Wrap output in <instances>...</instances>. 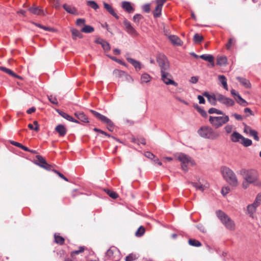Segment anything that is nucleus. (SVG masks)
<instances>
[{"mask_svg":"<svg viewBox=\"0 0 261 261\" xmlns=\"http://www.w3.org/2000/svg\"><path fill=\"white\" fill-rule=\"evenodd\" d=\"M107 193L110 196V197L113 199H115L117 197V194L113 191H111L108 190L107 191Z\"/></svg>","mask_w":261,"mask_h":261,"instance_id":"obj_55","label":"nucleus"},{"mask_svg":"<svg viewBox=\"0 0 261 261\" xmlns=\"http://www.w3.org/2000/svg\"><path fill=\"white\" fill-rule=\"evenodd\" d=\"M198 134L202 138L213 140L217 139L220 136L218 131L208 126H201L198 130Z\"/></svg>","mask_w":261,"mask_h":261,"instance_id":"obj_2","label":"nucleus"},{"mask_svg":"<svg viewBox=\"0 0 261 261\" xmlns=\"http://www.w3.org/2000/svg\"><path fill=\"white\" fill-rule=\"evenodd\" d=\"M50 3H51L56 9H59L60 8V3L59 0H49Z\"/></svg>","mask_w":261,"mask_h":261,"instance_id":"obj_46","label":"nucleus"},{"mask_svg":"<svg viewBox=\"0 0 261 261\" xmlns=\"http://www.w3.org/2000/svg\"><path fill=\"white\" fill-rule=\"evenodd\" d=\"M57 112L60 116H61L63 118L66 119V120H68L69 121L75 122L76 123H79V121L74 119L72 116L65 113V112L58 110H57Z\"/></svg>","mask_w":261,"mask_h":261,"instance_id":"obj_15","label":"nucleus"},{"mask_svg":"<svg viewBox=\"0 0 261 261\" xmlns=\"http://www.w3.org/2000/svg\"><path fill=\"white\" fill-rule=\"evenodd\" d=\"M111 59L112 60H113V61H115L116 62L123 65V66H126V64L124 62H123L122 60H121L120 59H118L115 57H111Z\"/></svg>","mask_w":261,"mask_h":261,"instance_id":"obj_58","label":"nucleus"},{"mask_svg":"<svg viewBox=\"0 0 261 261\" xmlns=\"http://www.w3.org/2000/svg\"><path fill=\"white\" fill-rule=\"evenodd\" d=\"M142 16L140 14H136L133 17V20L135 22H138L141 19Z\"/></svg>","mask_w":261,"mask_h":261,"instance_id":"obj_57","label":"nucleus"},{"mask_svg":"<svg viewBox=\"0 0 261 261\" xmlns=\"http://www.w3.org/2000/svg\"><path fill=\"white\" fill-rule=\"evenodd\" d=\"M113 74L114 75L117 77H120L122 76L126 75L128 76L129 78L132 79V77L130 76L127 75L124 71L118 69H115L113 71Z\"/></svg>","mask_w":261,"mask_h":261,"instance_id":"obj_34","label":"nucleus"},{"mask_svg":"<svg viewBox=\"0 0 261 261\" xmlns=\"http://www.w3.org/2000/svg\"><path fill=\"white\" fill-rule=\"evenodd\" d=\"M243 136L241 135L240 133L234 132L230 136V139L233 142H240L242 140L243 138Z\"/></svg>","mask_w":261,"mask_h":261,"instance_id":"obj_17","label":"nucleus"},{"mask_svg":"<svg viewBox=\"0 0 261 261\" xmlns=\"http://www.w3.org/2000/svg\"><path fill=\"white\" fill-rule=\"evenodd\" d=\"M104 8L114 17L116 19H118L119 17L117 14L115 12L114 9L111 6L106 3H103Z\"/></svg>","mask_w":261,"mask_h":261,"instance_id":"obj_24","label":"nucleus"},{"mask_svg":"<svg viewBox=\"0 0 261 261\" xmlns=\"http://www.w3.org/2000/svg\"><path fill=\"white\" fill-rule=\"evenodd\" d=\"M232 116H233L237 120L241 121L243 120V117L239 114L234 113L232 114Z\"/></svg>","mask_w":261,"mask_h":261,"instance_id":"obj_61","label":"nucleus"},{"mask_svg":"<svg viewBox=\"0 0 261 261\" xmlns=\"http://www.w3.org/2000/svg\"><path fill=\"white\" fill-rule=\"evenodd\" d=\"M221 172L223 178L230 185L236 187L238 185V181L235 173L228 167L226 166L222 167Z\"/></svg>","mask_w":261,"mask_h":261,"instance_id":"obj_3","label":"nucleus"},{"mask_svg":"<svg viewBox=\"0 0 261 261\" xmlns=\"http://www.w3.org/2000/svg\"><path fill=\"white\" fill-rule=\"evenodd\" d=\"M253 203L257 206H259L261 204V193H258Z\"/></svg>","mask_w":261,"mask_h":261,"instance_id":"obj_44","label":"nucleus"},{"mask_svg":"<svg viewBox=\"0 0 261 261\" xmlns=\"http://www.w3.org/2000/svg\"><path fill=\"white\" fill-rule=\"evenodd\" d=\"M237 79L240 82L241 84L246 88H250L251 87V84L249 80L246 79L237 77Z\"/></svg>","mask_w":261,"mask_h":261,"instance_id":"obj_21","label":"nucleus"},{"mask_svg":"<svg viewBox=\"0 0 261 261\" xmlns=\"http://www.w3.org/2000/svg\"><path fill=\"white\" fill-rule=\"evenodd\" d=\"M122 8L124 9L128 13H132L134 11V8L131 6V4L128 2H123L121 5Z\"/></svg>","mask_w":261,"mask_h":261,"instance_id":"obj_19","label":"nucleus"},{"mask_svg":"<svg viewBox=\"0 0 261 261\" xmlns=\"http://www.w3.org/2000/svg\"><path fill=\"white\" fill-rule=\"evenodd\" d=\"M90 112L97 119L100 120L103 123L106 124L109 130L112 131L113 130L114 124L110 119L94 110H91Z\"/></svg>","mask_w":261,"mask_h":261,"instance_id":"obj_8","label":"nucleus"},{"mask_svg":"<svg viewBox=\"0 0 261 261\" xmlns=\"http://www.w3.org/2000/svg\"><path fill=\"white\" fill-rule=\"evenodd\" d=\"M60 136H64L66 133V129L63 125L60 124L56 126L55 128Z\"/></svg>","mask_w":261,"mask_h":261,"instance_id":"obj_25","label":"nucleus"},{"mask_svg":"<svg viewBox=\"0 0 261 261\" xmlns=\"http://www.w3.org/2000/svg\"><path fill=\"white\" fill-rule=\"evenodd\" d=\"M197 98L199 100V103L204 104L205 103V99L203 98V96L198 95Z\"/></svg>","mask_w":261,"mask_h":261,"instance_id":"obj_63","label":"nucleus"},{"mask_svg":"<svg viewBox=\"0 0 261 261\" xmlns=\"http://www.w3.org/2000/svg\"><path fill=\"white\" fill-rule=\"evenodd\" d=\"M74 115L76 118L84 122H88V117L83 113L81 112H77L74 113Z\"/></svg>","mask_w":261,"mask_h":261,"instance_id":"obj_22","label":"nucleus"},{"mask_svg":"<svg viewBox=\"0 0 261 261\" xmlns=\"http://www.w3.org/2000/svg\"><path fill=\"white\" fill-rule=\"evenodd\" d=\"M191 184L197 190H199L202 192L204 191V188L205 187L202 183H201L199 181L198 182H191Z\"/></svg>","mask_w":261,"mask_h":261,"instance_id":"obj_27","label":"nucleus"},{"mask_svg":"<svg viewBox=\"0 0 261 261\" xmlns=\"http://www.w3.org/2000/svg\"><path fill=\"white\" fill-rule=\"evenodd\" d=\"M136 259H137L136 255L130 254L126 257L125 261H134Z\"/></svg>","mask_w":261,"mask_h":261,"instance_id":"obj_48","label":"nucleus"},{"mask_svg":"<svg viewBox=\"0 0 261 261\" xmlns=\"http://www.w3.org/2000/svg\"><path fill=\"white\" fill-rule=\"evenodd\" d=\"M222 103L227 107H230L234 105V101L232 99L225 97Z\"/></svg>","mask_w":261,"mask_h":261,"instance_id":"obj_30","label":"nucleus"},{"mask_svg":"<svg viewBox=\"0 0 261 261\" xmlns=\"http://www.w3.org/2000/svg\"><path fill=\"white\" fill-rule=\"evenodd\" d=\"M94 28L89 25H85L84 27L81 29V31L85 33H91L94 32Z\"/></svg>","mask_w":261,"mask_h":261,"instance_id":"obj_32","label":"nucleus"},{"mask_svg":"<svg viewBox=\"0 0 261 261\" xmlns=\"http://www.w3.org/2000/svg\"><path fill=\"white\" fill-rule=\"evenodd\" d=\"M71 32L72 33L73 39H75L76 37H79V38L82 37V35L80 32V31H78L77 30H76L75 29H72L71 30Z\"/></svg>","mask_w":261,"mask_h":261,"instance_id":"obj_38","label":"nucleus"},{"mask_svg":"<svg viewBox=\"0 0 261 261\" xmlns=\"http://www.w3.org/2000/svg\"><path fill=\"white\" fill-rule=\"evenodd\" d=\"M84 250H85L84 247H83V246L80 247L79 250H75L71 252V255L79 254V253L84 252Z\"/></svg>","mask_w":261,"mask_h":261,"instance_id":"obj_51","label":"nucleus"},{"mask_svg":"<svg viewBox=\"0 0 261 261\" xmlns=\"http://www.w3.org/2000/svg\"><path fill=\"white\" fill-rule=\"evenodd\" d=\"M240 143L245 147H248L251 145L252 142L250 139L245 138V137H243L242 140L240 142Z\"/></svg>","mask_w":261,"mask_h":261,"instance_id":"obj_31","label":"nucleus"},{"mask_svg":"<svg viewBox=\"0 0 261 261\" xmlns=\"http://www.w3.org/2000/svg\"><path fill=\"white\" fill-rule=\"evenodd\" d=\"M0 70L8 73V74L13 76V77H17L18 79H19L20 77L19 76L16 75L15 73H14L11 70L8 69V68H7L5 67H3V66H1L0 67Z\"/></svg>","mask_w":261,"mask_h":261,"instance_id":"obj_28","label":"nucleus"},{"mask_svg":"<svg viewBox=\"0 0 261 261\" xmlns=\"http://www.w3.org/2000/svg\"><path fill=\"white\" fill-rule=\"evenodd\" d=\"M227 58L226 57L222 56L217 59V64L220 66H223L227 63Z\"/></svg>","mask_w":261,"mask_h":261,"instance_id":"obj_35","label":"nucleus"},{"mask_svg":"<svg viewBox=\"0 0 261 261\" xmlns=\"http://www.w3.org/2000/svg\"><path fill=\"white\" fill-rule=\"evenodd\" d=\"M123 24L127 33L134 36L138 35L136 30L133 28L130 23L126 19H125L123 21Z\"/></svg>","mask_w":261,"mask_h":261,"instance_id":"obj_10","label":"nucleus"},{"mask_svg":"<svg viewBox=\"0 0 261 261\" xmlns=\"http://www.w3.org/2000/svg\"><path fill=\"white\" fill-rule=\"evenodd\" d=\"M54 237H55V242L59 244L60 245H62L64 243V239L63 237L57 235L56 233L55 234Z\"/></svg>","mask_w":261,"mask_h":261,"instance_id":"obj_42","label":"nucleus"},{"mask_svg":"<svg viewBox=\"0 0 261 261\" xmlns=\"http://www.w3.org/2000/svg\"><path fill=\"white\" fill-rule=\"evenodd\" d=\"M203 96L207 98L208 102L213 106H216L217 104L216 93L210 94L207 92H204Z\"/></svg>","mask_w":261,"mask_h":261,"instance_id":"obj_12","label":"nucleus"},{"mask_svg":"<svg viewBox=\"0 0 261 261\" xmlns=\"http://www.w3.org/2000/svg\"><path fill=\"white\" fill-rule=\"evenodd\" d=\"M126 60L135 68L137 71H138L142 68V65L139 61L131 58H126Z\"/></svg>","mask_w":261,"mask_h":261,"instance_id":"obj_14","label":"nucleus"},{"mask_svg":"<svg viewBox=\"0 0 261 261\" xmlns=\"http://www.w3.org/2000/svg\"><path fill=\"white\" fill-rule=\"evenodd\" d=\"M145 156L149 159H152L154 157V155L150 152L147 151L145 153Z\"/></svg>","mask_w":261,"mask_h":261,"instance_id":"obj_64","label":"nucleus"},{"mask_svg":"<svg viewBox=\"0 0 261 261\" xmlns=\"http://www.w3.org/2000/svg\"><path fill=\"white\" fill-rule=\"evenodd\" d=\"M216 214L227 229L230 230L234 229V222L226 214L221 210H218L216 212Z\"/></svg>","mask_w":261,"mask_h":261,"instance_id":"obj_4","label":"nucleus"},{"mask_svg":"<svg viewBox=\"0 0 261 261\" xmlns=\"http://www.w3.org/2000/svg\"><path fill=\"white\" fill-rule=\"evenodd\" d=\"M41 167L49 171L51 170L52 168L51 166L47 164V162L44 165H41Z\"/></svg>","mask_w":261,"mask_h":261,"instance_id":"obj_60","label":"nucleus"},{"mask_svg":"<svg viewBox=\"0 0 261 261\" xmlns=\"http://www.w3.org/2000/svg\"><path fill=\"white\" fill-rule=\"evenodd\" d=\"M218 80L221 83L223 88L228 90V86L227 84V80L225 76L223 75H220L218 76Z\"/></svg>","mask_w":261,"mask_h":261,"instance_id":"obj_26","label":"nucleus"},{"mask_svg":"<svg viewBox=\"0 0 261 261\" xmlns=\"http://www.w3.org/2000/svg\"><path fill=\"white\" fill-rule=\"evenodd\" d=\"M249 134L251 136L253 137V138L256 140V141H258L259 140V138L257 136L258 135V133L255 130H253V129H251V128H249Z\"/></svg>","mask_w":261,"mask_h":261,"instance_id":"obj_43","label":"nucleus"},{"mask_svg":"<svg viewBox=\"0 0 261 261\" xmlns=\"http://www.w3.org/2000/svg\"><path fill=\"white\" fill-rule=\"evenodd\" d=\"M189 244L191 246L195 247H199L201 246V243L199 241L194 239H189Z\"/></svg>","mask_w":261,"mask_h":261,"instance_id":"obj_40","label":"nucleus"},{"mask_svg":"<svg viewBox=\"0 0 261 261\" xmlns=\"http://www.w3.org/2000/svg\"><path fill=\"white\" fill-rule=\"evenodd\" d=\"M145 232V229L143 226H140L136 232L135 234L137 237H141Z\"/></svg>","mask_w":261,"mask_h":261,"instance_id":"obj_45","label":"nucleus"},{"mask_svg":"<svg viewBox=\"0 0 261 261\" xmlns=\"http://www.w3.org/2000/svg\"><path fill=\"white\" fill-rule=\"evenodd\" d=\"M63 8L65 9V10L68 13L73 14V15H77V12L75 8L71 7L70 6H69L67 4H64L63 5Z\"/></svg>","mask_w":261,"mask_h":261,"instance_id":"obj_20","label":"nucleus"},{"mask_svg":"<svg viewBox=\"0 0 261 261\" xmlns=\"http://www.w3.org/2000/svg\"><path fill=\"white\" fill-rule=\"evenodd\" d=\"M169 39L170 40V41L173 44L175 45H181V41L179 39V37H178L176 36L175 35H171L169 36Z\"/></svg>","mask_w":261,"mask_h":261,"instance_id":"obj_23","label":"nucleus"},{"mask_svg":"<svg viewBox=\"0 0 261 261\" xmlns=\"http://www.w3.org/2000/svg\"><path fill=\"white\" fill-rule=\"evenodd\" d=\"M224 129L226 133L228 134L231 133L233 129V126L230 124H228L224 127Z\"/></svg>","mask_w":261,"mask_h":261,"instance_id":"obj_49","label":"nucleus"},{"mask_svg":"<svg viewBox=\"0 0 261 261\" xmlns=\"http://www.w3.org/2000/svg\"><path fill=\"white\" fill-rule=\"evenodd\" d=\"M48 100L50 101V102H51L53 104L57 105L58 104V101L56 97H53V96H48Z\"/></svg>","mask_w":261,"mask_h":261,"instance_id":"obj_56","label":"nucleus"},{"mask_svg":"<svg viewBox=\"0 0 261 261\" xmlns=\"http://www.w3.org/2000/svg\"><path fill=\"white\" fill-rule=\"evenodd\" d=\"M85 22V20L83 18H79L76 20V24L77 25H81L82 24H84Z\"/></svg>","mask_w":261,"mask_h":261,"instance_id":"obj_59","label":"nucleus"},{"mask_svg":"<svg viewBox=\"0 0 261 261\" xmlns=\"http://www.w3.org/2000/svg\"><path fill=\"white\" fill-rule=\"evenodd\" d=\"M199 58L205 61H208L213 66H214V58L212 55L210 54H203L200 56Z\"/></svg>","mask_w":261,"mask_h":261,"instance_id":"obj_18","label":"nucleus"},{"mask_svg":"<svg viewBox=\"0 0 261 261\" xmlns=\"http://www.w3.org/2000/svg\"><path fill=\"white\" fill-rule=\"evenodd\" d=\"M161 73V79L166 85H172L175 86H177V84L172 80V76L169 73V71H163Z\"/></svg>","mask_w":261,"mask_h":261,"instance_id":"obj_9","label":"nucleus"},{"mask_svg":"<svg viewBox=\"0 0 261 261\" xmlns=\"http://www.w3.org/2000/svg\"><path fill=\"white\" fill-rule=\"evenodd\" d=\"M156 61L161 69V72L170 71L169 63L167 57L162 54L158 55Z\"/></svg>","mask_w":261,"mask_h":261,"instance_id":"obj_7","label":"nucleus"},{"mask_svg":"<svg viewBox=\"0 0 261 261\" xmlns=\"http://www.w3.org/2000/svg\"><path fill=\"white\" fill-rule=\"evenodd\" d=\"M176 156L177 159L181 162L182 169L186 172L188 171L187 166L188 165H191V166L195 165V162L192 159L185 153H179L177 154Z\"/></svg>","mask_w":261,"mask_h":261,"instance_id":"obj_6","label":"nucleus"},{"mask_svg":"<svg viewBox=\"0 0 261 261\" xmlns=\"http://www.w3.org/2000/svg\"><path fill=\"white\" fill-rule=\"evenodd\" d=\"M102 47L105 51H109L111 48L109 43L106 41L102 44Z\"/></svg>","mask_w":261,"mask_h":261,"instance_id":"obj_47","label":"nucleus"},{"mask_svg":"<svg viewBox=\"0 0 261 261\" xmlns=\"http://www.w3.org/2000/svg\"><path fill=\"white\" fill-rule=\"evenodd\" d=\"M230 188L229 187H224L222 188L221 193L223 196L226 195L229 192Z\"/></svg>","mask_w":261,"mask_h":261,"instance_id":"obj_50","label":"nucleus"},{"mask_svg":"<svg viewBox=\"0 0 261 261\" xmlns=\"http://www.w3.org/2000/svg\"><path fill=\"white\" fill-rule=\"evenodd\" d=\"M151 80V77L150 76L147 74V73H144L141 76V83H148L150 82Z\"/></svg>","mask_w":261,"mask_h":261,"instance_id":"obj_36","label":"nucleus"},{"mask_svg":"<svg viewBox=\"0 0 261 261\" xmlns=\"http://www.w3.org/2000/svg\"><path fill=\"white\" fill-rule=\"evenodd\" d=\"M208 112L209 114H219V115H224V113L222 111L219 110L217 109L214 108H210L208 110Z\"/></svg>","mask_w":261,"mask_h":261,"instance_id":"obj_37","label":"nucleus"},{"mask_svg":"<svg viewBox=\"0 0 261 261\" xmlns=\"http://www.w3.org/2000/svg\"><path fill=\"white\" fill-rule=\"evenodd\" d=\"M197 110L199 112V113L203 117H206L207 116V112L204 111L203 109H201V108L198 107H197Z\"/></svg>","mask_w":261,"mask_h":261,"instance_id":"obj_54","label":"nucleus"},{"mask_svg":"<svg viewBox=\"0 0 261 261\" xmlns=\"http://www.w3.org/2000/svg\"><path fill=\"white\" fill-rule=\"evenodd\" d=\"M166 0H158L157 5L155 7V9L154 12V16L155 17H159L161 14L163 4L165 3Z\"/></svg>","mask_w":261,"mask_h":261,"instance_id":"obj_13","label":"nucleus"},{"mask_svg":"<svg viewBox=\"0 0 261 261\" xmlns=\"http://www.w3.org/2000/svg\"><path fill=\"white\" fill-rule=\"evenodd\" d=\"M234 99L237 101V102L239 103L241 106L243 107L246 106L248 105L247 102L242 98L240 95H237V97H235Z\"/></svg>","mask_w":261,"mask_h":261,"instance_id":"obj_29","label":"nucleus"},{"mask_svg":"<svg viewBox=\"0 0 261 261\" xmlns=\"http://www.w3.org/2000/svg\"><path fill=\"white\" fill-rule=\"evenodd\" d=\"M86 3L88 6L93 9L94 10H97L98 9H99V6L94 1H87Z\"/></svg>","mask_w":261,"mask_h":261,"instance_id":"obj_33","label":"nucleus"},{"mask_svg":"<svg viewBox=\"0 0 261 261\" xmlns=\"http://www.w3.org/2000/svg\"><path fill=\"white\" fill-rule=\"evenodd\" d=\"M208 121L212 126L217 129L227 123L229 121V118L225 114L221 116H210Z\"/></svg>","mask_w":261,"mask_h":261,"instance_id":"obj_5","label":"nucleus"},{"mask_svg":"<svg viewBox=\"0 0 261 261\" xmlns=\"http://www.w3.org/2000/svg\"><path fill=\"white\" fill-rule=\"evenodd\" d=\"M29 11L32 14L35 15H44L43 9L38 7L33 6L29 8Z\"/></svg>","mask_w":261,"mask_h":261,"instance_id":"obj_16","label":"nucleus"},{"mask_svg":"<svg viewBox=\"0 0 261 261\" xmlns=\"http://www.w3.org/2000/svg\"><path fill=\"white\" fill-rule=\"evenodd\" d=\"M235 40L233 38H230L229 39L228 42L226 45V48L227 49H230L231 46L234 43Z\"/></svg>","mask_w":261,"mask_h":261,"instance_id":"obj_52","label":"nucleus"},{"mask_svg":"<svg viewBox=\"0 0 261 261\" xmlns=\"http://www.w3.org/2000/svg\"><path fill=\"white\" fill-rule=\"evenodd\" d=\"M203 39V37L202 36L199 35V34H195L194 36L193 40L195 43H199L201 42Z\"/></svg>","mask_w":261,"mask_h":261,"instance_id":"obj_41","label":"nucleus"},{"mask_svg":"<svg viewBox=\"0 0 261 261\" xmlns=\"http://www.w3.org/2000/svg\"><path fill=\"white\" fill-rule=\"evenodd\" d=\"M54 172L57 173L61 178L63 179L65 181H68V179L64 176L62 173L57 170H54Z\"/></svg>","mask_w":261,"mask_h":261,"instance_id":"obj_62","label":"nucleus"},{"mask_svg":"<svg viewBox=\"0 0 261 261\" xmlns=\"http://www.w3.org/2000/svg\"><path fill=\"white\" fill-rule=\"evenodd\" d=\"M240 174L242 176L243 181L242 187L246 189L250 184L254 186H261V181L258 180V174L255 170L242 169L240 171Z\"/></svg>","mask_w":261,"mask_h":261,"instance_id":"obj_1","label":"nucleus"},{"mask_svg":"<svg viewBox=\"0 0 261 261\" xmlns=\"http://www.w3.org/2000/svg\"><path fill=\"white\" fill-rule=\"evenodd\" d=\"M36 158L37 159V162L36 163V164H37L41 167V165H44L45 164H46V162L42 156L40 155H37Z\"/></svg>","mask_w":261,"mask_h":261,"instance_id":"obj_39","label":"nucleus"},{"mask_svg":"<svg viewBox=\"0 0 261 261\" xmlns=\"http://www.w3.org/2000/svg\"><path fill=\"white\" fill-rule=\"evenodd\" d=\"M225 96L221 94L220 93H216V99L217 101H219L221 103H222L224 99L225 98Z\"/></svg>","mask_w":261,"mask_h":261,"instance_id":"obj_53","label":"nucleus"},{"mask_svg":"<svg viewBox=\"0 0 261 261\" xmlns=\"http://www.w3.org/2000/svg\"><path fill=\"white\" fill-rule=\"evenodd\" d=\"M258 206L253 203L248 204L246 208L247 214L251 218H255V213Z\"/></svg>","mask_w":261,"mask_h":261,"instance_id":"obj_11","label":"nucleus"}]
</instances>
